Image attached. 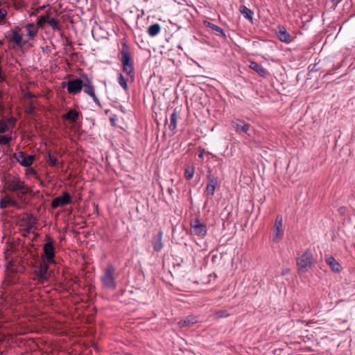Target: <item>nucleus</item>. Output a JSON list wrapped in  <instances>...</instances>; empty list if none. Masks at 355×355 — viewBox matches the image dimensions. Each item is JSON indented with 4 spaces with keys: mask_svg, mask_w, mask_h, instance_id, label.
I'll list each match as a JSON object with an SVG mask.
<instances>
[{
    "mask_svg": "<svg viewBox=\"0 0 355 355\" xmlns=\"http://www.w3.org/2000/svg\"><path fill=\"white\" fill-rule=\"evenodd\" d=\"M232 125L237 132H243L244 133H248L250 128V125L249 123L239 119L232 121Z\"/></svg>",
    "mask_w": 355,
    "mask_h": 355,
    "instance_id": "4468645a",
    "label": "nucleus"
},
{
    "mask_svg": "<svg viewBox=\"0 0 355 355\" xmlns=\"http://www.w3.org/2000/svg\"><path fill=\"white\" fill-rule=\"evenodd\" d=\"M101 281L104 288L110 290L116 289V269L112 264L107 265V266L103 270Z\"/></svg>",
    "mask_w": 355,
    "mask_h": 355,
    "instance_id": "39448f33",
    "label": "nucleus"
},
{
    "mask_svg": "<svg viewBox=\"0 0 355 355\" xmlns=\"http://www.w3.org/2000/svg\"><path fill=\"white\" fill-rule=\"evenodd\" d=\"M207 184H211V185H214V186L216 187L218 184V180L216 178H211L209 179Z\"/></svg>",
    "mask_w": 355,
    "mask_h": 355,
    "instance_id": "58836bf2",
    "label": "nucleus"
},
{
    "mask_svg": "<svg viewBox=\"0 0 355 355\" xmlns=\"http://www.w3.org/2000/svg\"><path fill=\"white\" fill-rule=\"evenodd\" d=\"M7 15V10L5 8H0V24H2Z\"/></svg>",
    "mask_w": 355,
    "mask_h": 355,
    "instance_id": "e433bc0d",
    "label": "nucleus"
},
{
    "mask_svg": "<svg viewBox=\"0 0 355 355\" xmlns=\"http://www.w3.org/2000/svg\"><path fill=\"white\" fill-rule=\"evenodd\" d=\"M288 272H289V270H288V269H286V270H284V271L282 272V275H286V274L288 273Z\"/></svg>",
    "mask_w": 355,
    "mask_h": 355,
    "instance_id": "37998d69",
    "label": "nucleus"
},
{
    "mask_svg": "<svg viewBox=\"0 0 355 355\" xmlns=\"http://www.w3.org/2000/svg\"><path fill=\"white\" fill-rule=\"evenodd\" d=\"M161 26L159 24H153L148 27L147 33L150 37H155L159 33Z\"/></svg>",
    "mask_w": 355,
    "mask_h": 355,
    "instance_id": "b1692460",
    "label": "nucleus"
},
{
    "mask_svg": "<svg viewBox=\"0 0 355 355\" xmlns=\"http://www.w3.org/2000/svg\"><path fill=\"white\" fill-rule=\"evenodd\" d=\"M9 130V127L7 125V121L4 120L0 121V133H4Z\"/></svg>",
    "mask_w": 355,
    "mask_h": 355,
    "instance_id": "f704fd0d",
    "label": "nucleus"
},
{
    "mask_svg": "<svg viewBox=\"0 0 355 355\" xmlns=\"http://www.w3.org/2000/svg\"><path fill=\"white\" fill-rule=\"evenodd\" d=\"M17 205V202L9 197H6L0 200V208L1 209L8 206L16 207Z\"/></svg>",
    "mask_w": 355,
    "mask_h": 355,
    "instance_id": "cd10ccee",
    "label": "nucleus"
},
{
    "mask_svg": "<svg viewBox=\"0 0 355 355\" xmlns=\"http://www.w3.org/2000/svg\"><path fill=\"white\" fill-rule=\"evenodd\" d=\"M33 279L37 283L43 284L46 282L51 277V271L49 270V263L46 261H39L34 266Z\"/></svg>",
    "mask_w": 355,
    "mask_h": 355,
    "instance_id": "423d86ee",
    "label": "nucleus"
},
{
    "mask_svg": "<svg viewBox=\"0 0 355 355\" xmlns=\"http://www.w3.org/2000/svg\"><path fill=\"white\" fill-rule=\"evenodd\" d=\"M25 28L28 39L33 40L37 36L40 28H37L34 23H28L25 25Z\"/></svg>",
    "mask_w": 355,
    "mask_h": 355,
    "instance_id": "dca6fc26",
    "label": "nucleus"
},
{
    "mask_svg": "<svg viewBox=\"0 0 355 355\" xmlns=\"http://www.w3.org/2000/svg\"><path fill=\"white\" fill-rule=\"evenodd\" d=\"M239 10L245 19L250 21H252L253 12L250 8H247L244 5H242L240 6Z\"/></svg>",
    "mask_w": 355,
    "mask_h": 355,
    "instance_id": "bb28decb",
    "label": "nucleus"
},
{
    "mask_svg": "<svg viewBox=\"0 0 355 355\" xmlns=\"http://www.w3.org/2000/svg\"><path fill=\"white\" fill-rule=\"evenodd\" d=\"M272 233V241L275 243H278L282 239L284 234V230L283 227V218L281 215L277 216L275 218Z\"/></svg>",
    "mask_w": 355,
    "mask_h": 355,
    "instance_id": "6e6552de",
    "label": "nucleus"
},
{
    "mask_svg": "<svg viewBox=\"0 0 355 355\" xmlns=\"http://www.w3.org/2000/svg\"><path fill=\"white\" fill-rule=\"evenodd\" d=\"M118 83L119 85L125 90H128V86L127 83V80L124 78V76L122 75V73H119L118 74Z\"/></svg>",
    "mask_w": 355,
    "mask_h": 355,
    "instance_id": "c756f323",
    "label": "nucleus"
},
{
    "mask_svg": "<svg viewBox=\"0 0 355 355\" xmlns=\"http://www.w3.org/2000/svg\"><path fill=\"white\" fill-rule=\"evenodd\" d=\"M45 159L48 164L52 167H55L59 164L57 157L49 152L45 156Z\"/></svg>",
    "mask_w": 355,
    "mask_h": 355,
    "instance_id": "a878e982",
    "label": "nucleus"
},
{
    "mask_svg": "<svg viewBox=\"0 0 355 355\" xmlns=\"http://www.w3.org/2000/svg\"><path fill=\"white\" fill-rule=\"evenodd\" d=\"M43 251L42 261H46L49 263H55V248L51 241L44 245Z\"/></svg>",
    "mask_w": 355,
    "mask_h": 355,
    "instance_id": "9d476101",
    "label": "nucleus"
},
{
    "mask_svg": "<svg viewBox=\"0 0 355 355\" xmlns=\"http://www.w3.org/2000/svg\"><path fill=\"white\" fill-rule=\"evenodd\" d=\"M325 261L334 272H339L341 270L340 264L332 256H326Z\"/></svg>",
    "mask_w": 355,
    "mask_h": 355,
    "instance_id": "a211bd4d",
    "label": "nucleus"
},
{
    "mask_svg": "<svg viewBox=\"0 0 355 355\" xmlns=\"http://www.w3.org/2000/svg\"><path fill=\"white\" fill-rule=\"evenodd\" d=\"M62 84L67 85V91L71 94H79L83 89L84 92L92 98L96 105L101 106L100 100L96 95L92 80L88 78L87 74L83 73L81 78H76L67 83H62Z\"/></svg>",
    "mask_w": 355,
    "mask_h": 355,
    "instance_id": "f03ea898",
    "label": "nucleus"
},
{
    "mask_svg": "<svg viewBox=\"0 0 355 355\" xmlns=\"http://www.w3.org/2000/svg\"><path fill=\"white\" fill-rule=\"evenodd\" d=\"M277 37L279 40L281 42H285V43H290L291 42V35L287 32L286 28L284 26L279 27V31L277 32Z\"/></svg>",
    "mask_w": 355,
    "mask_h": 355,
    "instance_id": "f3484780",
    "label": "nucleus"
},
{
    "mask_svg": "<svg viewBox=\"0 0 355 355\" xmlns=\"http://www.w3.org/2000/svg\"><path fill=\"white\" fill-rule=\"evenodd\" d=\"M121 54L122 62V70L132 80H133L135 78V69L133 67V62L132 60L131 54L129 51V47L126 43L123 44Z\"/></svg>",
    "mask_w": 355,
    "mask_h": 355,
    "instance_id": "20e7f679",
    "label": "nucleus"
},
{
    "mask_svg": "<svg viewBox=\"0 0 355 355\" xmlns=\"http://www.w3.org/2000/svg\"><path fill=\"white\" fill-rule=\"evenodd\" d=\"M178 119V114L176 110H174L170 117V124L168 128L171 131H174L177 128V121Z\"/></svg>",
    "mask_w": 355,
    "mask_h": 355,
    "instance_id": "393cba45",
    "label": "nucleus"
},
{
    "mask_svg": "<svg viewBox=\"0 0 355 355\" xmlns=\"http://www.w3.org/2000/svg\"><path fill=\"white\" fill-rule=\"evenodd\" d=\"M162 235V232L159 231V232L156 235H155L152 239V245L153 250L157 252H159L163 248Z\"/></svg>",
    "mask_w": 355,
    "mask_h": 355,
    "instance_id": "2eb2a0df",
    "label": "nucleus"
},
{
    "mask_svg": "<svg viewBox=\"0 0 355 355\" xmlns=\"http://www.w3.org/2000/svg\"><path fill=\"white\" fill-rule=\"evenodd\" d=\"M191 234L200 238H204L207 232V226L196 218L190 223Z\"/></svg>",
    "mask_w": 355,
    "mask_h": 355,
    "instance_id": "1a4fd4ad",
    "label": "nucleus"
},
{
    "mask_svg": "<svg viewBox=\"0 0 355 355\" xmlns=\"http://www.w3.org/2000/svg\"><path fill=\"white\" fill-rule=\"evenodd\" d=\"M296 264L299 273L307 272L314 264L312 252L309 250H306L301 254H298L296 258Z\"/></svg>",
    "mask_w": 355,
    "mask_h": 355,
    "instance_id": "0eeeda50",
    "label": "nucleus"
},
{
    "mask_svg": "<svg viewBox=\"0 0 355 355\" xmlns=\"http://www.w3.org/2000/svg\"><path fill=\"white\" fill-rule=\"evenodd\" d=\"M198 322V319L196 316L189 315L186 318L181 320L178 322V325L180 327L189 326L190 324H196Z\"/></svg>",
    "mask_w": 355,
    "mask_h": 355,
    "instance_id": "4be33fe9",
    "label": "nucleus"
},
{
    "mask_svg": "<svg viewBox=\"0 0 355 355\" xmlns=\"http://www.w3.org/2000/svg\"><path fill=\"white\" fill-rule=\"evenodd\" d=\"M203 155H204L203 152H201V153H200L198 154V157H200V158H202V157H203Z\"/></svg>",
    "mask_w": 355,
    "mask_h": 355,
    "instance_id": "c03bdc74",
    "label": "nucleus"
},
{
    "mask_svg": "<svg viewBox=\"0 0 355 355\" xmlns=\"http://www.w3.org/2000/svg\"><path fill=\"white\" fill-rule=\"evenodd\" d=\"M1 97V93L0 92V98Z\"/></svg>",
    "mask_w": 355,
    "mask_h": 355,
    "instance_id": "a18cd8bd",
    "label": "nucleus"
},
{
    "mask_svg": "<svg viewBox=\"0 0 355 355\" xmlns=\"http://www.w3.org/2000/svg\"><path fill=\"white\" fill-rule=\"evenodd\" d=\"M49 17L50 16L49 12L45 15H42L39 17L36 22L37 28H43L44 24L48 23Z\"/></svg>",
    "mask_w": 355,
    "mask_h": 355,
    "instance_id": "c85d7f7f",
    "label": "nucleus"
},
{
    "mask_svg": "<svg viewBox=\"0 0 355 355\" xmlns=\"http://www.w3.org/2000/svg\"><path fill=\"white\" fill-rule=\"evenodd\" d=\"M13 157L17 161V162L24 167L31 166L35 161L34 155H29L22 151L14 153Z\"/></svg>",
    "mask_w": 355,
    "mask_h": 355,
    "instance_id": "9b49d317",
    "label": "nucleus"
},
{
    "mask_svg": "<svg viewBox=\"0 0 355 355\" xmlns=\"http://www.w3.org/2000/svg\"><path fill=\"white\" fill-rule=\"evenodd\" d=\"M12 139L10 135H2L0 136V144L6 145L10 143Z\"/></svg>",
    "mask_w": 355,
    "mask_h": 355,
    "instance_id": "72a5a7b5",
    "label": "nucleus"
},
{
    "mask_svg": "<svg viewBox=\"0 0 355 355\" xmlns=\"http://www.w3.org/2000/svg\"><path fill=\"white\" fill-rule=\"evenodd\" d=\"M10 42H13L19 47H22L26 44L27 42L24 41L22 35L20 33V28L18 26L11 29Z\"/></svg>",
    "mask_w": 355,
    "mask_h": 355,
    "instance_id": "ddd939ff",
    "label": "nucleus"
},
{
    "mask_svg": "<svg viewBox=\"0 0 355 355\" xmlns=\"http://www.w3.org/2000/svg\"><path fill=\"white\" fill-rule=\"evenodd\" d=\"M39 12H40V11H37V9H36L35 11L32 12V13L31 14V16H35V15H37V13H38Z\"/></svg>",
    "mask_w": 355,
    "mask_h": 355,
    "instance_id": "a19ab883",
    "label": "nucleus"
},
{
    "mask_svg": "<svg viewBox=\"0 0 355 355\" xmlns=\"http://www.w3.org/2000/svg\"><path fill=\"white\" fill-rule=\"evenodd\" d=\"M5 184L9 191L16 193L19 199H22L29 190L25 182L17 176L8 178L6 180Z\"/></svg>",
    "mask_w": 355,
    "mask_h": 355,
    "instance_id": "7ed1b4c3",
    "label": "nucleus"
},
{
    "mask_svg": "<svg viewBox=\"0 0 355 355\" xmlns=\"http://www.w3.org/2000/svg\"><path fill=\"white\" fill-rule=\"evenodd\" d=\"M195 173V168L193 166H188L184 169V178L186 180H191L194 175Z\"/></svg>",
    "mask_w": 355,
    "mask_h": 355,
    "instance_id": "7c9ffc66",
    "label": "nucleus"
},
{
    "mask_svg": "<svg viewBox=\"0 0 355 355\" xmlns=\"http://www.w3.org/2000/svg\"><path fill=\"white\" fill-rule=\"evenodd\" d=\"M204 25L206 27L211 28L213 31H216V34L220 35L223 38H226V34L225 31L218 26L208 21H204Z\"/></svg>",
    "mask_w": 355,
    "mask_h": 355,
    "instance_id": "412c9836",
    "label": "nucleus"
},
{
    "mask_svg": "<svg viewBox=\"0 0 355 355\" xmlns=\"http://www.w3.org/2000/svg\"><path fill=\"white\" fill-rule=\"evenodd\" d=\"M9 252H5V259L8 261L6 266V277L2 283L0 298V342L9 340L14 334H23L32 331L31 327L23 321L15 322L8 314L12 310L13 302L12 293L15 288H10L11 284H15L18 280L17 273L21 272L22 268L17 265L13 260L8 261Z\"/></svg>",
    "mask_w": 355,
    "mask_h": 355,
    "instance_id": "f257e3e1",
    "label": "nucleus"
},
{
    "mask_svg": "<svg viewBox=\"0 0 355 355\" xmlns=\"http://www.w3.org/2000/svg\"><path fill=\"white\" fill-rule=\"evenodd\" d=\"M49 25L51 26V28L53 29V31H58L60 33H62V27L60 24L59 21L54 17L49 19L48 21Z\"/></svg>",
    "mask_w": 355,
    "mask_h": 355,
    "instance_id": "5701e85b",
    "label": "nucleus"
},
{
    "mask_svg": "<svg viewBox=\"0 0 355 355\" xmlns=\"http://www.w3.org/2000/svg\"><path fill=\"white\" fill-rule=\"evenodd\" d=\"M7 121V125L14 126L16 122V119L13 117L7 118L6 120Z\"/></svg>",
    "mask_w": 355,
    "mask_h": 355,
    "instance_id": "4c0bfd02",
    "label": "nucleus"
},
{
    "mask_svg": "<svg viewBox=\"0 0 355 355\" xmlns=\"http://www.w3.org/2000/svg\"><path fill=\"white\" fill-rule=\"evenodd\" d=\"M230 315V313L226 310H220L214 313V317L216 318H227Z\"/></svg>",
    "mask_w": 355,
    "mask_h": 355,
    "instance_id": "473e14b6",
    "label": "nucleus"
},
{
    "mask_svg": "<svg viewBox=\"0 0 355 355\" xmlns=\"http://www.w3.org/2000/svg\"><path fill=\"white\" fill-rule=\"evenodd\" d=\"M45 7H46V6H40L39 8H37V11H40V10L44 9Z\"/></svg>",
    "mask_w": 355,
    "mask_h": 355,
    "instance_id": "79ce46f5",
    "label": "nucleus"
},
{
    "mask_svg": "<svg viewBox=\"0 0 355 355\" xmlns=\"http://www.w3.org/2000/svg\"><path fill=\"white\" fill-rule=\"evenodd\" d=\"M71 201V196L68 192L65 191L61 196H59L53 199L51 202V207L53 209H56L59 207H62L69 204Z\"/></svg>",
    "mask_w": 355,
    "mask_h": 355,
    "instance_id": "f8f14e48",
    "label": "nucleus"
},
{
    "mask_svg": "<svg viewBox=\"0 0 355 355\" xmlns=\"http://www.w3.org/2000/svg\"><path fill=\"white\" fill-rule=\"evenodd\" d=\"M250 68L255 71L261 77H266L268 74L267 71L262 66L254 61L250 62Z\"/></svg>",
    "mask_w": 355,
    "mask_h": 355,
    "instance_id": "6ab92c4d",
    "label": "nucleus"
},
{
    "mask_svg": "<svg viewBox=\"0 0 355 355\" xmlns=\"http://www.w3.org/2000/svg\"><path fill=\"white\" fill-rule=\"evenodd\" d=\"M35 96L31 93V92H26L25 94H24V97L26 98H28V99H31L33 98H34Z\"/></svg>",
    "mask_w": 355,
    "mask_h": 355,
    "instance_id": "ea45409f",
    "label": "nucleus"
},
{
    "mask_svg": "<svg viewBox=\"0 0 355 355\" xmlns=\"http://www.w3.org/2000/svg\"><path fill=\"white\" fill-rule=\"evenodd\" d=\"M216 187H215L214 185L207 184V187H206V189H205V195L207 197H209V196H214Z\"/></svg>",
    "mask_w": 355,
    "mask_h": 355,
    "instance_id": "2f4dec72",
    "label": "nucleus"
},
{
    "mask_svg": "<svg viewBox=\"0 0 355 355\" xmlns=\"http://www.w3.org/2000/svg\"><path fill=\"white\" fill-rule=\"evenodd\" d=\"M37 171L33 168H29L26 170V175L28 178L30 177H37Z\"/></svg>",
    "mask_w": 355,
    "mask_h": 355,
    "instance_id": "c9c22d12",
    "label": "nucleus"
},
{
    "mask_svg": "<svg viewBox=\"0 0 355 355\" xmlns=\"http://www.w3.org/2000/svg\"><path fill=\"white\" fill-rule=\"evenodd\" d=\"M78 116H79V112L74 109H71L67 113H66L65 114H64L62 116V119L64 120L69 121L70 123H73L76 122Z\"/></svg>",
    "mask_w": 355,
    "mask_h": 355,
    "instance_id": "aec40b11",
    "label": "nucleus"
}]
</instances>
